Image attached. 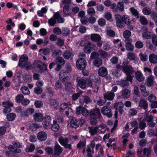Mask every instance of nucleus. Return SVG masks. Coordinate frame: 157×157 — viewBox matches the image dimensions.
Masks as SVG:
<instances>
[{
  "mask_svg": "<svg viewBox=\"0 0 157 157\" xmlns=\"http://www.w3.org/2000/svg\"><path fill=\"white\" fill-rule=\"evenodd\" d=\"M140 89L143 96L146 97L148 95L149 93L146 91V87L144 83H142L141 84L140 86Z\"/></svg>",
  "mask_w": 157,
  "mask_h": 157,
  "instance_id": "obj_26",
  "label": "nucleus"
},
{
  "mask_svg": "<svg viewBox=\"0 0 157 157\" xmlns=\"http://www.w3.org/2000/svg\"><path fill=\"white\" fill-rule=\"evenodd\" d=\"M29 58L26 54L22 55L19 59L18 65L22 68H25L27 70H31L33 67L30 62L28 61Z\"/></svg>",
  "mask_w": 157,
  "mask_h": 157,
  "instance_id": "obj_4",
  "label": "nucleus"
},
{
  "mask_svg": "<svg viewBox=\"0 0 157 157\" xmlns=\"http://www.w3.org/2000/svg\"><path fill=\"white\" fill-rule=\"evenodd\" d=\"M128 63L127 61H124L123 63V66L122 70L127 76L125 80H121L117 82V83L121 86L124 87L129 85V83H131L132 81V77L131 75L134 72V71L131 66H127L126 65Z\"/></svg>",
  "mask_w": 157,
  "mask_h": 157,
  "instance_id": "obj_1",
  "label": "nucleus"
},
{
  "mask_svg": "<svg viewBox=\"0 0 157 157\" xmlns=\"http://www.w3.org/2000/svg\"><path fill=\"white\" fill-rule=\"evenodd\" d=\"M138 118L139 119V127L140 129H143L145 127V121H147V124L150 127H154L155 125V123L153 121V117L152 116L144 115L141 113L139 114Z\"/></svg>",
  "mask_w": 157,
  "mask_h": 157,
  "instance_id": "obj_2",
  "label": "nucleus"
},
{
  "mask_svg": "<svg viewBox=\"0 0 157 157\" xmlns=\"http://www.w3.org/2000/svg\"><path fill=\"white\" fill-rule=\"evenodd\" d=\"M34 112V109L32 108H29L27 109L23 113V115L25 116H28L32 115Z\"/></svg>",
  "mask_w": 157,
  "mask_h": 157,
  "instance_id": "obj_36",
  "label": "nucleus"
},
{
  "mask_svg": "<svg viewBox=\"0 0 157 157\" xmlns=\"http://www.w3.org/2000/svg\"><path fill=\"white\" fill-rule=\"evenodd\" d=\"M68 104L67 103H63L61 104L59 107V111L60 112H63V110L68 108Z\"/></svg>",
  "mask_w": 157,
  "mask_h": 157,
  "instance_id": "obj_47",
  "label": "nucleus"
},
{
  "mask_svg": "<svg viewBox=\"0 0 157 157\" xmlns=\"http://www.w3.org/2000/svg\"><path fill=\"white\" fill-rule=\"evenodd\" d=\"M56 61L57 64L63 65L65 63L64 59L61 57H59L57 58Z\"/></svg>",
  "mask_w": 157,
  "mask_h": 157,
  "instance_id": "obj_57",
  "label": "nucleus"
},
{
  "mask_svg": "<svg viewBox=\"0 0 157 157\" xmlns=\"http://www.w3.org/2000/svg\"><path fill=\"white\" fill-rule=\"evenodd\" d=\"M87 13L89 15L93 16L95 15V11L93 8L90 7L87 9Z\"/></svg>",
  "mask_w": 157,
  "mask_h": 157,
  "instance_id": "obj_52",
  "label": "nucleus"
},
{
  "mask_svg": "<svg viewBox=\"0 0 157 157\" xmlns=\"http://www.w3.org/2000/svg\"><path fill=\"white\" fill-rule=\"evenodd\" d=\"M34 91L36 94L39 95L42 93L43 90L41 88L36 87L34 88Z\"/></svg>",
  "mask_w": 157,
  "mask_h": 157,
  "instance_id": "obj_64",
  "label": "nucleus"
},
{
  "mask_svg": "<svg viewBox=\"0 0 157 157\" xmlns=\"http://www.w3.org/2000/svg\"><path fill=\"white\" fill-rule=\"evenodd\" d=\"M115 94L113 92H108L106 93L104 96V99L105 100H112L114 97Z\"/></svg>",
  "mask_w": 157,
  "mask_h": 157,
  "instance_id": "obj_25",
  "label": "nucleus"
},
{
  "mask_svg": "<svg viewBox=\"0 0 157 157\" xmlns=\"http://www.w3.org/2000/svg\"><path fill=\"white\" fill-rule=\"evenodd\" d=\"M16 117V115L14 113H10L8 114L6 116V118L8 121H12L14 120Z\"/></svg>",
  "mask_w": 157,
  "mask_h": 157,
  "instance_id": "obj_44",
  "label": "nucleus"
},
{
  "mask_svg": "<svg viewBox=\"0 0 157 157\" xmlns=\"http://www.w3.org/2000/svg\"><path fill=\"white\" fill-rule=\"evenodd\" d=\"M24 98V96L22 94H19L15 97V101L17 103H21Z\"/></svg>",
  "mask_w": 157,
  "mask_h": 157,
  "instance_id": "obj_53",
  "label": "nucleus"
},
{
  "mask_svg": "<svg viewBox=\"0 0 157 157\" xmlns=\"http://www.w3.org/2000/svg\"><path fill=\"white\" fill-rule=\"evenodd\" d=\"M35 148L34 145L33 144L30 145L29 147H27L25 149V151L27 152H32L33 151Z\"/></svg>",
  "mask_w": 157,
  "mask_h": 157,
  "instance_id": "obj_59",
  "label": "nucleus"
},
{
  "mask_svg": "<svg viewBox=\"0 0 157 157\" xmlns=\"http://www.w3.org/2000/svg\"><path fill=\"white\" fill-rule=\"evenodd\" d=\"M143 149L140 148L138 149L137 151L138 155L139 157H148L150 153L151 149L150 148H144V156L141 155Z\"/></svg>",
  "mask_w": 157,
  "mask_h": 157,
  "instance_id": "obj_15",
  "label": "nucleus"
},
{
  "mask_svg": "<svg viewBox=\"0 0 157 157\" xmlns=\"http://www.w3.org/2000/svg\"><path fill=\"white\" fill-rule=\"evenodd\" d=\"M112 107L115 108L116 109L114 113V116L116 119L118 117V111L121 114H122L124 112L123 109L124 107V104L121 102H116L114 104H112Z\"/></svg>",
  "mask_w": 157,
  "mask_h": 157,
  "instance_id": "obj_7",
  "label": "nucleus"
},
{
  "mask_svg": "<svg viewBox=\"0 0 157 157\" xmlns=\"http://www.w3.org/2000/svg\"><path fill=\"white\" fill-rule=\"evenodd\" d=\"M92 49L97 50L98 48L95 44H92L90 42H88L83 49L84 52L87 53H90Z\"/></svg>",
  "mask_w": 157,
  "mask_h": 157,
  "instance_id": "obj_13",
  "label": "nucleus"
},
{
  "mask_svg": "<svg viewBox=\"0 0 157 157\" xmlns=\"http://www.w3.org/2000/svg\"><path fill=\"white\" fill-rule=\"evenodd\" d=\"M104 17L109 21L112 22L113 21L112 14L109 12H106L104 14Z\"/></svg>",
  "mask_w": 157,
  "mask_h": 157,
  "instance_id": "obj_43",
  "label": "nucleus"
},
{
  "mask_svg": "<svg viewBox=\"0 0 157 157\" xmlns=\"http://www.w3.org/2000/svg\"><path fill=\"white\" fill-rule=\"evenodd\" d=\"M143 33L142 34V37L145 39L150 38L151 36V33L148 31V29L146 27H143L142 29Z\"/></svg>",
  "mask_w": 157,
  "mask_h": 157,
  "instance_id": "obj_20",
  "label": "nucleus"
},
{
  "mask_svg": "<svg viewBox=\"0 0 157 157\" xmlns=\"http://www.w3.org/2000/svg\"><path fill=\"white\" fill-rule=\"evenodd\" d=\"M130 95V91L127 89H124L122 92L121 95L124 98H128Z\"/></svg>",
  "mask_w": 157,
  "mask_h": 157,
  "instance_id": "obj_37",
  "label": "nucleus"
},
{
  "mask_svg": "<svg viewBox=\"0 0 157 157\" xmlns=\"http://www.w3.org/2000/svg\"><path fill=\"white\" fill-rule=\"evenodd\" d=\"M34 105L36 107L40 108L43 106V104L41 101L36 100L35 101Z\"/></svg>",
  "mask_w": 157,
  "mask_h": 157,
  "instance_id": "obj_63",
  "label": "nucleus"
},
{
  "mask_svg": "<svg viewBox=\"0 0 157 157\" xmlns=\"http://www.w3.org/2000/svg\"><path fill=\"white\" fill-rule=\"evenodd\" d=\"M115 19L116 21V25L119 28H122L124 26V23L129 25L130 24L129 16L124 15L122 16L119 14H116L115 16Z\"/></svg>",
  "mask_w": 157,
  "mask_h": 157,
  "instance_id": "obj_3",
  "label": "nucleus"
},
{
  "mask_svg": "<svg viewBox=\"0 0 157 157\" xmlns=\"http://www.w3.org/2000/svg\"><path fill=\"white\" fill-rule=\"evenodd\" d=\"M33 65L35 68L39 69L41 73L47 70V65L40 61H35L33 63Z\"/></svg>",
  "mask_w": 157,
  "mask_h": 157,
  "instance_id": "obj_10",
  "label": "nucleus"
},
{
  "mask_svg": "<svg viewBox=\"0 0 157 157\" xmlns=\"http://www.w3.org/2000/svg\"><path fill=\"white\" fill-rule=\"evenodd\" d=\"M99 56L102 58H105L108 56L107 53L102 49H100L98 51Z\"/></svg>",
  "mask_w": 157,
  "mask_h": 157,
  "instance_id": "obj_45",
  "label": "nucleus"
},
{
  "mask_svg": "<svg viewBox=\"0 0 157 157\" xmlns=\"http://www.w3.org/2000/svg\"><path fill=\"white\" fill-rule=\"evenodd\" d=\"M59 141L61 145H63L66 148L69 147L67 138H64L63 137L61 136L59 139Z\"/></svg>",
  "mask_w": 157,
  "mask_h": 157,
  "instance_id": "obj_23",
  "label": "nucleus"
},
{
  "mask_svg": "<svg viewBox=\"0 0 157 157\" xmlns=\"http://www.w3.org/2000/svg\"><path fill=\"white\" fill-rule=\"evenodd\" d=\"M96 127L98 132L100 133H104L106 130V126L104 124H102Z\"/></svg>",
  "mask_w": 157,
  "mask_h": 157,
  "instance_id": "obj_30",
  "label": "nucleus"
},
{
  "mask_svg": "<svg viewBox=\"0 0 157 157\" xmlns=\"http://www.w3.org/2000/svg\"><path fill=\"white\" fill-rule=\"evenodd\" d=\"M101 113L100 110L98 109L92 110L90 113V123L92 125L96 124L97 123V120L100 118Z\"/></svg>",
  "mask_w": 157,
  "mask_h": 157,
  "instance_id": "obj_5",
  "label": "nucleus"
},
{
  "mask_svg": "<svg viewBox=\"0 0 157 157\" xmlns=\"http://www.w3.org/2000/svg\"><path fill=\"white\" fill-rule=\"evenodd\" d=\"M54 17L57 19L58 22L59 23H63L64 21V18L60 16L59 12H57L54 14Z\"/></svg>",
  "mask_w": 157,
  "mask_h": 157,
  "instance_id": "obj_32",
  "label": "nucleus"
},
{
  "mask_svg": "<svg viewBox=\"0 0 157 157\" xmlns=\"http://www.w3.org/2000/svg\"><path fill=\"white\" fill-rule=\"evenodd\" d=\"M143 13L146 15H148L151 14V18L155 21L156 25H157V14L155 12L151 13V10L149 8L145 7L143 9Z\"/></svg>",
  "mask_w": 157,
  "mask_h": 157,
  "instance_id": "obj_11",
  "label": "nucleus"
},
{
  "mask_svg": "<svg viewBox=\"0 0 157 157\" xmlns=\"http://www.w3.org/2000/svg\"><path fill=\"white\" fill-rule=\"evenodd\" d=\"M77 81L78 85L81 88L84 89L86 87L87 84L85 79L78 77L77 78Z\"/></svg>",
  "mask_w": 157,
  "mask_h": 157,
  "instance_id": "obj_18",
  "label": "nucleus"
},
{
  "mask_svg": "<svg viewBox=\"0 0 157 157\" xmlns=\"http://www.w3.org/2000/svg\"><path fill=\"white\" fill-rule=\"evenodd\" d=\"M54 154L57 155H59L62 151V149L58 144H56L55 147Z\"/></svg>",
  "mask_w": 157,
  "mask_h": 157,
  "instance_id": "obj_38",
  "label": "nucleus"
},
{
  "mask_svg": "<svg viewBox=\"0 0 157 157\" xmlns=\"http://www.w3.org/2000/svg\"><path fill=\"white\" fill-rule=\"evenodd\" d=\"M139 106L144 109H146L148 106L147 101L143 99H140L139 102Z\"/></svg>",
  "mask_w": 157,
  "mask_h": 157,
  "instance_id": "obj_29",
  "label": "nucleus"
},
{
  "mask_svg": "<svg viewBox=\"0 0 157 157\" xmlns=\"http://www.w3.org/2000/svg\"><path fill=\"white\" fill-rule=\"evenodd\" d=\"M48 9L46 7L42 8L40 10H38L37 11V14L39 17L43 16L44 14L47 11Z\"/></svg>",
  "mask_w": 157,
  "mask_h": 157,
  "instance_id": "obj_40",
  "label": "nucleus"
},
{
  "mask_svg": "<svg viewBox=\"0 0 157 157\" xmlns=\"http://www.w3.org/2000/svg\"><path fill=\"white\" fill-rule=\"evenodd\" d=\"M130 10L132 14L136 18H139L138 15L139 13L135 9L134 7H132L130 9Z\"/></svg>",
  "mask_w": 157,
  "mask_h": 157,
  "instance_id": "obj_48",
  "label": "nucleus"
},
{
  "mask_svg": "<svg viewBox=\"0 0 157 157\" xmlns=\"http://www.w3.org/2000/svg\"><path fill=\"white\" fill-rule=\"evenodd\" d=\"M47 134L45 132H40L37 134L38 139L41 141H45L47 138Z\"/></svg>",
  "mask_w": 157,
  "mask_h": 157,
  "instance_id": "obj_24",
  "label": "nucleus"
},
{
  "mask_svg": "<svg viewBox=\"0 0 157 157\" xmlns=\"http://www.w3.org/2000/svg\"><path fill=\"white\" fill-rule=\"evenodd\" d=\"M76 66L78 69H85L86 66V61L83 58H80L76 62Z\"/></svg>",
  "mask_w": 157,
  "mask_h": 157,
  "instance_id": "obj_14",
  "label": "nucleus"
},
{
  "mask_svg": "<svg viewBox=\"0 0 157 157\" xmlns=\"http://www.w3.org/2000/svg\"><path fill=\"white\" fill-rule=\"evenodd\" d=\"M90 39L92 40L97 42L100 40L101 38L99 35L94 33L90 35Z\"/></svg>",
  "mask_w": 157,
  "mask_h": 157,
  "instance_id": "obj_33",
  "label": "nucleus"
},
{
  "mask_svg": "<svg viewBox=\"0 0 157 157\" xmlns=\"http://www.w3.org/2000/svg\"><path fill=\"white\" fill-rule=\"evenodd\" d=\"M51 128L52 131L54 132H57L59 130V127L57 124L56 121H53V124L51 127Z\"/></svg>",
  "mask_w": 157,
  "mask_h": 157,
  "instance_id": "obj_34",
  "label": "nucleus"
},
{
  "mask_svg": "<svg viewBox=\"0 0 157 157\" xmlns=\"http://www.w3.org/2000/svg\"><path fill=\"white\" fill-rule=\"evenodd\" d=\"M89 113L88 109L85 107L79 106L77 108L76 113L78 114L81 113L83 116L86 117L89 115Z\"/></svg>",
  "mask_w": 157,
  "mask_h": 157,
  "instance_id": "obj_16",
  "label": "nucleus"
},
{
  "mask_svg": "<svg viewBox=\"0 0 157 157\" xmlns=\"http://www.w3.org/2000/svg\"><path fill=\"white\" fill-rule=\"evenodd\" d=\"M154 76L152 75L149 76L147 79L146 83L148 86H151L153 85L154 81Z\"/></svg>",
  "mask_w": 157,
  "mask_h": 157,
  "instance_id": "obj_31",
  "label": "nucleus"
},
{
  "mask_svg": "<svg viewBox=\"0 0 157 157\" xmlns=\"http://www.w3.org/2000/svg\"><path fill=\"white\" fill-rule=\"evenodd\" d=\"M56 19L53 16L49 19L48 21V23L50 25L52 26H54L55 24L56 23Z\"/></svg>",
  "mask_w": 157,
  "mask_h": 157,
  "instance_id": "obj_56",
  "label": "nucleus"
},
{
  "mask_svg": "<svg viewBox=\"0 0 157 157\" xmlns=\"http://www.w3.org/2000/svg\"><path fill=\"white\" fill-rule=\"evenodd\" d=\"M89 132L92 135H95L97 133V132H98L96 127H89Z\"/></svg>",
  "mask_w": 157,
  "mask_h": 157,
  "instance_id": "obj_54",
  "label": "nucleus"
},
{
  "mask_svg": "<svg viewBox=\"0 0 157 157\" xmlns=\"http://www.w3.org/2000/svg\"><path fill=\"white\" fill-rule=\"evenodd\" d=\"M33 65L35 68L39 69L41 73L47 70V65L40 61H35L33 63Z\"/></svg>",
  "mask_w": 157,
  "mask_h": 157,
  "instance_id": "obj_9",
  "label": "nucleus"
},
{
  "mask_svg": "<svg viewBox=\"0 0 157 157\" xmlns=\"http://www.w3.org/2000/svg\"><path fill=\"white\" fill-rule=\"evenodd\" d=\"M129 115L131 116H133L136 115L137 113V110L134 108H131L128 111Z\"/></svg>",
  "mask_w": 157,
  "mask_h": 157,
  "instance_id": "obj_46",
  "label": "nucleus"
},
{
  "mask_svg": "<svg viewBox=\"0 0 157 157\" xmlns=\"http://www.w3.org/2000/svg\"><path fill=\"white\" fill-rule=\"evenodd\" d=\"M107 71L104 67H101L99 70L98 74L101 76H105L107 75Z\"/></svg>",
  "mask_w": 157,
  "mask_h": 157,
  "instance_id": "obj_35",
  "label": "nucleus"
},
{
  "mask_svg": "<svg viewBox=\"0 0 157 157\" xmlns=\"http://www.w3.org/2000/svg\"><path fill=\"white\" fill-rule=\"evenodd\" d=\"M113 42L114 44L115 47L117 48H119L122 45L120 39H117L116 40H113Z\"/></svg>",
  "mask_w": 157,
  "mask_h": 157,
  "instance_id": "obj_60",
  "label": "nucleus"
},
{
  "mask_svg": "<svg viewBox=\"0 0 157 157\" xmlns=\"http://www.w3.org/2000/svg\"><path fill=\"white\" fill-rule=\"evenodd\" d=\"M87 155L85 157H93L94 153V150L93 149L91 148L90 147H88L86 150Z\"/></svg>",
  "mask_w": 157,
  "mask_h": 157,
  "instance_id": "obj_41",
  "label": "nucleus"
},
{
  "mask_svg": "<svg viewBox=\"0 0 157 157\" xmlns=\"http://www.w3.org/2000/svg\"><path fill=\"white\" fill-rule=\"evenodd\" d=\"M117 7L118 9V11L119 10L121 12H122L124 11V5L123 2H118L117 4Z\"/></svg>",
  "mask_w": 157,
  "mask_h": 157,
  "instance_id": "obj_50",
  "label": "nucleus"
},
{
  "mask_svg": "<svg viewBox=\"0 0 157 157\" xmlns=\"http://www.w3.org/2000/svg\"><path fill=\"white\" fill-rule=\"evenodd\" d=\"M149 59L150 62L153 64L157 63V58L156 55L154 54H151L149 56Z\"/></svg>",
  "mask_w": 157,
  "mask_h": 157,
  "instance_id": "obj_28",
  "label": "nucleus"
},
{
  "mask_svg": "<svg viewBox=\"0 0 157 157\" xmlns=\"http://www.w3.org/2000/svg\"><path fill=\"white\" fill-rule=\"evenodd\" d=\"M128 59L130 60L133 61L135 60L137 58L136 55L132 52H129L127 55Z\"/></svg>",
  "mask_w": 157,
  "mask_h": 157,
  "instance_id": "obj_42",
  "label": "nucleus"
},
{
  "mask_svg": "<svg viewBox=\"0 0 157 157\" xmlns=\"http://www.w3.org/2000/svg\"><path fill=\"white\" fill-rule=\"evenodd\" d=\"M62 3L64 6L63 8V12L64 16H66L69 14V0H62Z\"/></svg>",
  "mask_w": 157,
  "mask_h": 157,
  "instance_id": "obj_17",
  "label": "nucleus"
},
{
  "mask_svg": "<svg viewBox=\"0 0 157 157\" xmlns=\"http://www.w3.org/2000/svg\"><path fill=\"white\" fill-rule=\"evenodd\" d=\"M21 90L22 93L24 95H28L30 93V92L27 88L26 86H24L21 88Z\"/></svg>",
  "mask_w": 157,
  "mask_h": 157,
  "instance_id": "obj_51",
  "label": "nucleus"
},
{
  "mask_svg": "<svg viewBox=\"0 0 157 157\" xmlns=\"http://www.w3.org/2000/svg\"><path fill=\"white\" fill-rule=\"evenodd\" d=\"M34 120L38 122H41L44 119V117L42 113H36L33 116Z\"/></svg>",
  "mask_w": 157,
  "mask_h": 157,
  "instance_id": "obj_21",
  "label": "nucleus"
},
{
  "mask_svg": "<svg viewBox=\"0 0 157 157\" xmlns=\"http://www.w3.org/2000/svg\"><path fill=\"white\" fill-rule=\"evenodd\" d=\"M49 104L54 109H57L59 104L55 100L53 99H50L49 100Z\"/></svg>",
  "mask_w": 157,
  "mask_h": 157,
  "instance_id": "obj_27",
  "label": "nucleus"
},
{
  "mask_svg": "<svg viewBox=\"0 0 157 157\" xmlns=\"http://www.w3.org/2000/svg\"><path fill=\"white\" fill-rule=\"evenodd\" d=\"M101 113L106 115L108 117L110 118L112 116L111 109L107 106L103 107L101 110Z\"/></svg>",
  "mask_w": 157,
  "mask_h": 157,
  "instance_id": "obj_19",
  "label": "nucleus"
},
{
  "mask_svg": "<svg viewBox=\"0 0 157 157\" xmlns=\"http://www.w3.org/2000/svg\"><path fill=\"white\" fill-rule=\"evenodd\" d=\"M139 21L141 23L142 25H146L148 23L147 19L144 16L140 17Z\"/></svg>",
  "mask_w": 157,
  "mask_h": 157,
  "instance_id": "obj_55",
  "label": "nucleus"
},
{
  "mask_svg": "<svg viewBox=\"0 0 157 157\" xmlns=\"http://www.w3.org/2000/svg\"><path fill=\"white\" fill-rule=\"evenodd\" d=\"M13 145H10L9 146L8 149L11 151L19 153L21 151L20 148L22 147L21 144H20L19 142H14L13 143Z\"/></svg>",
  "mask_w": 157,
  "mask_h": 157,
  "instance_id": "obj_12",
  "label": "nucleus"
},
{
  "mask_svg": "<svg viewBox=\"0 0 157 157\" xmlns=\"http://www.w3.org/2000/svg\"><path fill=\"white\" fill-rule=\"evenodd\" d=\"M139 56L140 59L143 62L146 61L148 59L147 56L146 54L140 53L139 54Z\"/></svg>",
  "mask_w": 157,
  "mask_h": 157,
  "instance_id": "obj_58",
  "label": "nucleus"
},
{
  "mask_svg": "<svg viewBox=\"0 0 157 157\" xmlns=\"http://www.w3.org/2000/svg\"><path fill=\"white\" fill-rule=\"evenodd\" d=\"M69 73L68 71H61L59 74V78L62 79V82L65 85V90L67 92L69 91L68 83Z\"/></svg>",
  "mask_w": 157,
  "mask_h": 157,
  "instance_id": "obj_6",
  "label": "nucleus"
},
{
  "mask_svg": "<svg viewBox=\"0 0 157 157\" xmlns=\"http://www.w3.org/2000/svg\"><path fill=\"white\" fill-rule=\"evenodd\" d=\"M70 124L71 126L74 128L78 127L80 124V121H78L75 117H70Z\"/></svg>",
  "mask_w": 157,
  "mask_h": 157,
  "instance_id": "obj_22",
  "label": "nucleus"
},
{
  "mask_svg": "<svg viewBox=\"0 0 157 157\" xmlns=\"http://www.w3.org/2000/svg\"><path fill=\"white\" fill-rule=\"evenodd\" d=\"M42 51V53L44 55H48L50 53V49L48 48H45L44 49H40L39 52H40Z\"/></svg>",
  "mask_w": 157,
  "mask_h": 157,
  "instance_id": "obj_61",
  "label": "nucleus"
},
{
  "mask_svg": "<svg viewBox=\"0 0 157 157\" xmlns=\"http://www.w3.org/2000/svg\"><path fill=\"white\" fill-rule=\"evenodd\" d=\"M2 105L4 108V113L6 114L11 111V108L13 106V103L11 100H8L3 102L2 103Z\"/></svg>",
  "mask_w": 157,
  "mask_h": 157,
  "instance_id": "obj_8",
  "label": "nucleus"
},
{
  "mask_svg": "<svg viewBox=\"0 0 157 157\" xmlns=\"http://www.w3.org/2000/svg\"><path fill=\"white\" fill-rule=\"evenodd\" d=\"M135 76L137 79L140 82H141L144 79V77L143 74L140 71H138L136 73Z\"/></svg>",
  "mask_w": 157,
  "mask_h": 157,
  "instance_id": "obj_39",
  "label": "nucleus"
},
{
  "mask_svg": "<svg viewBox=\"0 0 157 157\" xmlns=\"http://www.w3.org/2000/svg\"><path fill=\"white\" fill-rule=\"evenodd\" d=\"M131 32L128 30L124 31L123 33V36L125 39L129 38L131 36Z\"/></svg>",
  "mask_w": 157,
  "mask_h": 157,
  "instance_id": "obj_62",
  "label": "nucleus"
},
{
  "mask_svg": "<svg viewBox=\"0 0 157 157\" xmlns=\"http://www.w3.org/2000/svg\"><path fill=\"white\" fill-rule=\"evenodd\" d=\"M102 62V60L101 59L98 58L94 60L93 63V64L95 66L99 67L101 65Z\"/></svg>",
  "mask_w": 157,
  "mask_h": 157,
  "instance_id": "obj_49",
  "label": "nucleus"
}]
</instances>
